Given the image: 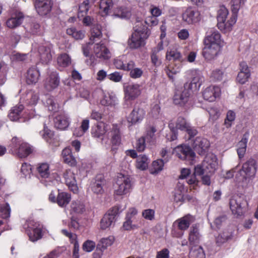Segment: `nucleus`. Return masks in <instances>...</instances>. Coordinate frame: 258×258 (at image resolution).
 I'll use <instances>...</instances> for the list:
<instances>
[{
    "mask_svg": "<svg viewBox=\"0 0 258 258\" xmlns=\"http://www.w3.org/2000/svg\"><path fill=\"white\" fill-rule=\"evenodd\" d=\"M113 5L112 0H100L99 8L106 14H108L109 10L112 7Z\"/></svg>",
    "mask_w": 258,
    "mask_h": 258,
    "instance_id": "864d4df0",
    "label": "nucleus"
},
{
    "mask_svg": "<svg viewBox=\"0 0 258 258\" xmlns=\"http://www.w3.org/2000/svg\"><path fill=\"white\" fill-rule=\"evenodd\" d=\"M250 72L240 71L238 74L237 77L236 78V80L240 84H243L248 81V79L250 77Z\"/></svg>",
    "mask_w": 258,
    "mask_h": 258,
    "instance_id": "13d9d810",
    "label": "nucleus"
},
{
    "mask_svg": "<svg viewBox=\"0 0 258 258\" xmlns=\"http://www.w3.org/2000/svg\"><path fill=\"white\" fill-rule=\"evenodd\" d=\"M106 181L102 175H97L95 178V181L91 185V189L97 195H102L104 193L103 186Z\"/></svg>",
    "mask_w": 258,
    "mask_h": 258,
    "instance_id": "c85d7f7f",
    "label": "nucleus"
},
{
    "mask_svg": "<svg viewBox=\"0 0 258 258\" xmlns=\"http://www.w3.org/2000/svg\"><path fill=\"white\" fill-rule=\"evenodd\" d=\"M233 237V233L232 231L225 229L215 237L216 244L218 246H221L227 242L231 240Z\"/></svg>",
    "mask_w": 258,
    "mask_h": 258,
    "instance_id": "c756f323",
    "label": "nucleus"
},
{
    "mask_svg": "<svg viewBox=\"0 0 258 258\" xmlns=\"http://www.w3.org/2000/svg\"><path fill=\"white\" fill-rule=\"evenodd\" d=\"M203 166L207 171V173H214L218 166L216 156L213 154H207L203 162Z\"/></svg>",
    "mask_w": 258,
    "mask_h": 258,
    "instance_id": "412c9836",
    "label": "nucleus"
},
{
    "mask_svg": "<svg viewBox=\"0 0 258 258\" xmlns=\"http://www.w3.org/2000/svg\"><path fill=\"white\" fill-rule=\"evenodd\" d=\"M221 94L220 88L216 86H210L206 88L203 92V98L209 102H213L219 97Z\"/></svg>",
    "mask_w": 258,
    "mask_h": 258,
    "instance_id": "b1692460",
    "label": "nucleus"
},
{
    "mask_svg": "<svg viewBox=\"0 0 258 258\" xmlns=\"http://www.w3.org/2000/svg\"><path fill=\"white\" fill-rule=\"evenodd\" d=\"M67 114L61 112L54 118V124L56 128L60 130H64L70 125V119Z\"/></svg>",
    "mask_w": 258,
    "mask_h": 258,
    "instance_id": "a878e982",
    "label": "nucleus"
},
{
    "mask_svg": "<svg viewBox=\"0 0 258 258\" xmlns=\"http://www.w3.org/2000/svg\"><path fill=\"white\" fill-rule=\"evenodd\" d=\"M89 123L90 122L89 119H83L81 123L80 131H79L78 133H77L76 131H75L74 132V135L77 136V137H81L83 136L88 131L89 127Z\"/></svg>",
    "mask_w": 258,
    "mask_h": 258,
    "instance_id": "8fccbe9b",
    "label": "nucleus"
},
{
    "mask_svg": "<svg viewBox=\"0 0 258 258\" xmlns=\"http://www.w3.org/2000/svg\"><path fill=\"white\" fill-rule=\"evenodd\" d=\"M114 64L116 69L126 71L132 70L135 65L134 61L133 60H130L127 63H125L120 59H114Z\"/></svg>",
    "mask_w": 258,
    "mask_h": 258,
    "instance_id": "4c0bfd02",
    "label": "nucleus"
},
{
    "mask_svg": "<svg viewBox=\"0 0 258 258\" xmlns=\"http://www.w3.org/2000/svg\"><path fill=\"white\" fill-rule=\"evenodd\" d=\"M148 158L144 155L138 157L136 162V167L141 170H145L148 167Z\"/></svg>",
    "mask_w": 258,
    "mask_h": 258,
    "instance_id": "09e8293b",
    "label": "nucleus"
},
{
    "mask_svg": "<svg viewBox=\"0 0 258 258\" xmlns=\"http://www.w3.org/2000/svg\"><path fill=\"white\" fill-rule=\"evenodd\" d=\"M223 75L224 72L222 70L216 69L212 71L210 75V78L214 82L220 81L222 80Z\"/></svg>",
    "mask_w": 258,
    "mask_h": 258,
    "instance_id": "6e6d98bb",
    "label": "nucleus"
},
{
    "mask_svg": "<svg viewBox=\"0 0 258 258\" xmlns=\"http://www.w3.org/2000/svg\"><path fill=\"white\" fill-rule=\"evenodd\" d=\"M248 137L249 133L248 132L245 133L243 134L241 140L236 145L237 148H246Z\"/></svg>",
    "mask_w": 258,
    "mask_h": 258,
    "instance_id": "774afa93",
    "label": "nucleus"
},
{
    "mask_svg": "<svg viewBox=\"0 0 258 258\" xmlns=\"http://www.w3.org/2000/svg\"><path fill=\"white\" fill-rule=\"evenodd\" d=\"M53 3L51 0H35V8L40 16H45L49 14L52 9Z\"/></svg>",
    "mask_w": 258,
    "mask_h": 258,
    "instance_id": "f3484780",
    "label": "nucleus"
},
{
    "mask_svg": "<svg viewBox=\"0 0 258 258\" xmlns=\"http://www.w3.org/2000/svg\"><path fill=\"white\" fill-rule=\"evenodd\" d=\"M192 80L190 83H186L184 84L185 88H188L192 92L199 89L202 85V76L201 74H192Z\"/></svg>",
    "mask_w": 258,
    "mask_h": 258,
    "instance_id": "473e14b6",
    "label": "nucleus"
},
{
    "mask_svg": "<svg viewBox=\"0 0 258 258\" xmlns=\"http://www.w3.org/2000/svg\"><path fill=\"white\" fill-rule=\"evenodd\" d=\"M45 106L50 111H54L56 109V104L54 102L52 97L48 96L45 102Z\"/></svg>",
    "mask_w": 258,
    "mask_h": 258,
    "instance_id": "69168bd1",
    "label": "nucleus"
},
{
    "mask_svg": "<svg viewBox=\"0 0 258 258\" xmlns=\"http://www.w3.org/2000/svg\"><path fill=\"white\" fill-rule=\"evenodd\" d=\"M194 146L195 148H199L203 151L208 149L210 146L209 142L205 138L198 137L194 142Z\"/></svg>",
    "mask_w": 258,
    "mask_h": 258,
    "instance_id": "37998d69",
    "label": "nucleus"
},
{
    "mask_svg": "<svg viewBox=\"0 0 258 258\" xmlns=\"http://www.w3.org/2000/svg\"><path fill=\"white\" fill-rule=\"evenodd\" d=\"M116 184L117 186L114 191V195L116 196L126 195L131 192L133 187L131 177L121 173L118 176Z\"/></svg>",
    "mask_w": 258,
    "mask_h": 258,
    "instance_id": "0eeeda50",
    "label": "nucleus"
},
{
    "mask_svg": "<svg viewBox=\"0 0 258 258\" xmlns=\"http://www.w3.org/2000/svg\"><path fill=\"white\" fill-rule=\"evenodd\" d=\"M43 139H44L47 142L50 143L52 139L54 136V133L53 131L49 130L45 124H44L43 130L42 132H40Z\"/></svg>",
    "mask_w": 258,
    "mask_h": 258,
    "instance_id": "a18cd8bd",
    "label": "nucleus"
},
{
    "mask_svg": "<svg viewBox=\"0 0 258 258\" xmlns=\"http://www.w3.org/2000/svg\"><path fill=\"white\" fill-rule=\"evenodd\" d=\"M173 153L179 159L185 160L189 164H192L196 157V154L190 147L181 145L175 147Z\"/></svg>",
    "mask_w": 258,
    "mask_h": 258,
    "instance_id": "1a4fd4ad",
    "label": "nucleus"
},
{
    "mask_svg": "<svg viewBox=\"0 0 258 258\" xmlns=\"http://www.w3.org/2000/svg\"><path fill=\"white\" fill-rule=\"evenodd\" d=\"M25 227L26 232L30 241L35 242L41 239L43 236V225L34 220L27 221Z\"/></svg>",
    "mask_w": 258,
    "mask_h": 258,
    "instance_id": "6e6552de",
    "label": "nucleus"
},
{
    "mask_svg": "<svg viewBox=\"0 0 258 258\" xmlns=\"http://www.w3.org/2000/svg\"><path fill=\"white\" fill-rule=\"evenodd\" d=\"M108 136L110 138L111 151L114 154L121 144V141L120 131L117 124H113L111 131L108 133Z\"/></svg>",
    "mask_w": 258,
    "mask_h": 258,
    "instance_id": "9d476101",
    "label": "nucleus"
},
{
    "mask_svg": "<svg viewBox=\"0 0 258 258\" xmlns=\"http://www.w3.org/2000/svg\"><path fill=\"white\" fill-rule=\"evenodd\" d=\"M142 22L145 25H148V26H156L158 23V20L157 17L153 16L148 17L146 18L144 22L140 21Z\"/></svg>",
    "mask_w": 258,
    "mask_h": 258,
    "instance_id": "338daca9",
    "label": "nucleus"
},
{
    "mask_svg": "<svg viewBox=\"0 0 258 258\" xmlns=\"http://www.w3.org/2000/svg\"><path fill=\"white\" fill-rule=\"evenodd\" d=\"M189 125V124L186 122L185 119L183 117H179L177 118L176 123V129L185 131L187 128H188V126Z\"/></svg>",
    "mask_w": 258,
    "mask_h": 258,
    "instance_id": "bf43d9fd",
    "label": "nucleus"
},
{
    "mask_svg": "<svg viewBox=\"0 0 258 258\" xmlns=\"http://www.w3.org/2000/svg\"><path fill=\"white\" fill-rule=\"evenodd\" d=\"M201 236L198 226L196 224L192 225L190 227L188 233L189 247L199 245Z\"/></svg>",
    "mask_w": 258,
    "mask_h": 258,
    "instance_id": "6ab92c4d",
    "label": "nucleus"
},
{
    "mask_svg": "<svg viewBox=\"0 0 258 258\" xmlns=\"http://www.w3.org/2000/svg\"><path fill=\"white\" fill-rule=\"evenodd\" d=\"M146 114L145 110L139 106L134 107L132 111L127 117V121L131 124H135L141 122Z\"/></svg>",
    "mask_w": 258,
    "mask_h": 258,
    "instance_id": "a211bd4d",
    "label": "nucleus"
},
{
    "mask_svg": "<svg viewBox=\"0 0 258 258\" xmlns=\"http://www.w3.org/2000/svg\"><path fill=\"white\" fill-rule=\"evenodd\" d=\"M24 19V14L18 10H15L12 13L11 18L7 21L6 25L10 28H16L22 23Z\"/></svg>",
    "mask_w": 258,
    "mask_h": 258,
    "instance_id": "5701e85b",
    "label": "nucleus"
},
{
    "mask_svg": "<svg viewBox=\"0 0 258 258\" xmlns=\"http://www.w3.org/2000/svg\"><path fill=\"white\" fill-rule=\"evenodd\" d=\"M8 72L7 65L4 62H0V86L3 85L6 80Z\"/></svg>",
    "mask_w": 258,
    "mask_h": 258,
    "instance_id": "603ef678",
    "label": "nucleus"
},
{
    "mask_svg": "<svg viewBox=\"0 0 258 258\" xmlns=\"http://www.w3.org/2000/svg\"><path fill=\"white\" fill-rule=\"evenodd\" d=\"M107 125L103 122H98L92 127L91 133L92 137L102 139L107 132Z\"/></svg>",
    "mask_w": 258,
    "mask_h": 258,
    "instance_id": "7c9ffc66",
    "label": "nucleus"
},
{
    "mask_svg": "<svg viewBox=\"0 0 258 258\" xmlns=\"http://www.w3.org/2000/svg\"><path fill=\"white\" fill-rule=\"evenodd\" d=\"M71 200V195L66 192H59L58 190L57 200L56 203L61 207H66Z\"/></svg>",
    "mask_w": 258,
    "mask_h": 258,
    "instance_id": "f704fd0d",
    "label": "nucleus"
},
{
    "mask_svg": "<svg viewBox=\"0 0 258 258\" xmlns=\"http://www.w3.org/2000/svg\"><path fill=\"white\" fill-rule=\"evenodd\" d=\"M90 8L89 0L84 1L79 7L78 17L81 20V18L88 14V11Z\"/></svg>",
    "mask_w": 258,
    "mask_h": 258,
    "instance_id": "ea45409f",
    "label": "nucleus"
},
{
    "mask_svg": "<svg viewBox=\"0 0 258 258\" xmlns=\"http://www.w3.org/2000/svg\"><path fill=\"white\" fill-rule=\"evenodd\" d=\"M192 93L190 90L184 87L181 90H177L173 96L174 103L181 106H184L188 103Z\"/></svg>",
    "mask_w": 258,
    "mask_h": 258,
    "instance_id": "9b49d317",
    "label": "nucleus"
},
{
    "mask_svg": "<svg viewBox=\"0 0 258 258\" xmlns=\"http://www.w3.org/2000/svg\"><path fill=\"white\" fill-rule=\"evenodd\" d=\"M114 15L121 18H128L131 16L130 12L125 7L117 8L114 12Z\"/></svg>",
    "mask_w": 258,
    "mask_h": 258,
    "instance_id": "de8ad7c7",
    "label": "nucleus"
},
{
    "mask_svg": "<svg viewBox=\"0 0 258 258\" xmlns=\"http://www.w3.org/2000/svg\"><path fill=\"white\" fill-rule=\"evenodd\" d=\"M119 210L118 207L114 206L108 211L101 220L100 225L101 229L105 230L111 226L115 221V218L119 213Z\"/></svg>",
    "mask_w": 258,
    "mask_h": 258,
    "instance_id": "f8f14e48",
    "label": "nucleus"
},
{
    "mask_svg": "<svg viewBox=\"0 0 258 258\" xmlns=\"http://www.w3.org/2000/svg\"><path fill=\"white\" fill-rule=\"evenodd\" d=\"M23 109L24 106L22 105L13 107L8 114L9 119L12 121L19 120Z\"/></svg>",
    "mask_w": 258,
    "mask_h": 258,
    "instance_id": "c9c22d12",
    "label": "nucleus"
},
{
    "mask_svg": "<svg viewBox=\"0 0 258 258\" xmlns=\"http://www.w3.org/2000/svg\"><path fill=\"white\" fill-rule=\"evenodd\" d=\"M65 183L69 189L74 194L78 193L79 188L77 183L76 175L71 169H67L63 173Z\"/></svg>",
    "mask_w": 258,
    "mask_h": 258,
    "instance_id": "dca6fc26",
    "label": "nucleus"
},
{
    "mask_svg": "<svg viewBox=\"0 0 258 258\" xmlns=\"http://www.w3.org/2000/svg\"><path fill=\"white\" fill-rule=\"evenodd\" d=\"M94 52L99 58L107 59L110 57V52L104 44L97 43L94 47Z\"/></svg>",
    "mask_w": 258,
    "mask_h": 258,
    "instance_id": "72a5a7b5",
    "label": "nucleus"
},
{
    "mask_svg": "<svg viewBox=\"0 0 258 258\" xmlns=\"http://www.w3.org/2000/svg\"><path fill=\"white\" fill-rule=\"evenodd\" d=\"M36 175L41 181H50L51 170L49 164L47 162H41L36 165Z\"/></svg>",
    "mask_w": 258,
    "mask_h": 258,
    "instance_id": "ddd939ff",
    "label": "nucleus"
},
{
    "mask_svg": "<svg viewBox=\"0 0 258 258\" xmlns=\"http://www.w3.org/2000/svg\"><path fill=\"white\" fill-rule=\"evenodd\" d=\"M85 32L83 30H78L74 27L67 29V34L72 36L76 40L82 39L85 37Z\"/></svg>",
    "mask_w": 258,
    "mask_h": 258,
    "instance_id": "79ce46f5",
    "label": "nucleus"
},
{
    "mask_svg": "<svg viewBox=\"0 0 258 258\" xmlns=\"http://www.w3.org/2000/svg\"><path fill=\"white\" fill-rule=\"evenodd\" d=\"M52 48V45L50 43L41 45L38 47V52L41 60L45 63H47L52 58L51 54V49Z\"/></svg>",
    "mask_w": 258,
    "mask_h": 258,
    "instance_id": "bb28decb",
    "label": "nucleus"
},
{
    "mask_svg": "<svg viewBox=\"0 0 258 258\" xmlns=\"http://www.w3.org/2000/svg\"><path fill=\"white\" fill-rule=\"evenodd\" d=\"M11 209L9 205L6 203L3 205H0V216L4 218L7 219L10 216Z\"/></svg>",
    "mask_w": 258,
    "mask_h": 258,
    "instance_id": "5fc2aeb1",
    "label": "nucleus"
},
{
    "mask_svg": "<svg viewBox=\"0 0 258 258\" xmlns=\"http://www.w3.org/2000/svg\"><path fill=\"white\" fill-rule=\"evenodd\" d=\"M140 94L141 90L138 85H132L126 87L125 91V98L127 100H135Z\"/></svg>",
    "mask_w": 258,
    "mask_h": 258,
    "instance_id": "2f4dec72",
    "label": "nucleus"
},
{
    "mask_svg": "<svg viewBox=\"0 0 258 258\" xmlns=\"http://www.w3.org/2000/svg\"><path fill=\"white\" fill-rule=\"evenodd\" d=\"M113 242V237H108L102 238L99 241L97 245V249H100L101 250H104L109 246H110Z\"/></svg>",
    "mask_w": 258,
    "mask_h": 258,
    "instance_id": "3c124183",
    "label": "nucleus"
},
{
    "mask_svg": "<svg viewBox=\"0 0 258 258\" xmlns=\"http://www.w3.org/2000/svg\"><path fill=\"white\" fill-rule=\"evenodd\" d=\"M102 37L101 26L98 24L94 25L91 29L90 40L93 41L92 43H93L95 41L101 39Z\"/></svg>",
    "mask_w": 258,
    "mask_h": 258,
    "instance_id": "58836bf2",
    "label": "nucleus"
},
{
    "mask_svg": "<svg viewBox=\"0 0 258 258\" xmlns=\"http://www.w3.org/2000/svg\"><path fill=\"white\" fill-rule=\"evenodd\" d=\"M204 45L205 46L203 49L202 54L204 58L208 60L215 59L218 55L222 47L216 45L214 46L208 44Z\"/></svg>",
    "mask_w": 258,
    "mask_h": 258,
    "instance_id": "393cba45",
    "label": "nucleus"
},
{
    "mask_svg": "<svg viewBox=\"0 0 258 258\" xmlns=\"http://www.w3.org/2000/svg\"><path fill=\"white\" fill-rule=\"evenodd\" d=\"M71 209L75 213H81L84 210V206L80 201H73L71 204Z\"/></svg>",
    "mask_w": 258,
    "mask_h": 258,
    "instance_id": "e2e57ef3",
    "label": "nucleus"
},
{
    "mask_svg": "<svg viewBox=\"0 0 258 258\" xmlns=\"http://www.w3.org/2000/svg\"><path fill=\"white\" fill-rule=\"evenodd\" d=\"M230 208L237 217L243 215L248 210V204L243 196L235 195L230 200Z\"/></svg>",
    "mask_w": 258,
    "mask_h": 258,
    "instance_id": "423d86ee",
    "label": "nucleus"
},
{
    "mask_svg": "<svg viewBox=\"0 0 258 258\" xmlns=\"http://www.w3.org/2000/svg\"><path fill=\"white\" fill-rule=\"evenodd\" d=\"M182 20L188 24H194L201 20V14L196 9L187 8L182 14Z\"/></svg>",
    "mask_w": 258,
    "mask_h": 258,
    "instance_id": "4468645a",
    "label": "nucleus"
},
{
    "mask_svg": "<svg viewBox=\"0 0 258 258\" xmlns=\"http://www.w3.org/2000/svg\"><path fill=\"white\" fill-rule=\"evenodd\" d=\"M164 161L163 159H158L153 162L150 168V172L152 174L158 173L163 169Z\"/></svg>",
    "mask_w": 258,
    "mask_h": 258,
    "instance_id": "a19ab883",
    "label": "nucleus"
},
{
    "mask_svg": "<svg viewBox=\"0 0 258 258\" xmlns=\"http://www.w3.org/2000/svg\"><path fill=\"white\" fill-rule=\"evenodd\" d=\"M256 171V161L252 158L248 159L244 163H243L241 172L244 173L243 178L251 179L254 177Z\"/></svg>",
    "mask_w": 258,
    "mask_h": 258,
    "instance_id": "2eb2a0df",
    "label": "nucleus"
},
{
    "mask_svg": "<svg viewBox=\"0 0 258 258\" xmlns=\"http://www.w3.org/2000/svg\"><path fill=\"white\" fill-rule=\"evenodd\" d=\"M223 41L221 39L220 33L216 30H211L204 40V44L211 45L212 46L217 45L218 46H223Z\"/></svg>",
    "mask_w": 258,
    "mask_h": 258,
    "instance_id": "4be33fe9",
    "label": "nucleus"
},
{
    "mask_svg": "<svg viewBox=\"0 0 258 258\" xmlns=\"http://www.w3.org/2000/svg\"><path fill=\"white\" fill-rule=\"evenodd\" d=\"M57 61L59 66L63 68L69 66L71 62L70 57L66 53L60 54L57 57Z\"/></svg>",
    "mask_w": 258,
    "mask_h": 258,
    "instance_id": "c03bdc74",
    "label": "nucleus"
},
{
    "mask_svg": "<svg viewBox=\"0 0 258 258\" xmlns=\"http://www.w3.org/2000/svg\"><path fill=\"white\" fill-rule=\"evenodd\" d=\"M150 34L148 27L142 22H137L134 27V32L131 38L128 40V44L131 48L137 49L145 44V40Z\"/></svg>",
    "mask_w": 258,
    "mask_h": 258,
    "instance_id": "f257e3e1",
    "label": "nucleus"
},
{
    "mask_svg": "<svg viewBox=\"0 0 258 258\" xmlns=\"http://www.w3.org/2000/svg\"><path fill=\"white\" fill-rule=\"evenodd\" d=\"M236 117L235 113L232 111L229 110L226 114V117L225 119L224 124L226 127L228 128L231 126L232 123L235 120Z\"/></svg>",
    "mask_w": 258,
    "mask_h": 258,
    "instance_id": "4d7b16f0",
    "label": "nucleus"
},
{
    "mask_svg": "<svg viewBox=\"0 0 258 258\" xmlns=\"http://www.w3.org/2000/svg\"><path fill=\"white\" fill-rule=\"evenodd\" d=\"M166 58L169 61L177 62L178 65L175 67L172 64H169L165 69V71L170 79L173 80V76L180 71V65L182 60V56L180 51L176 47H169L166 54Z\"/></svg>",
    "mask_w": 258,
    "mask_h": 258,
    "instance_id": "f03ea898",
    "label": "nucleus"
},
{
    "mask_svg": "<svg viewBox=\"0 0 258 258\" xmlns=\"http://www.w3.org/2000/svg\"><path fill=\"white\" fill-rule=\"evenodd\" d=\"M228 13L227 9L224 6H221L218 11L217 26L221 31L224 33L230 31L236 22V16L232 15L229 19L226 21Z\"/></svg>",
    "mask_w": 258,
    "mask_h": 258,
    "instance_id": "7ed1b4c3",
    "label": "nucleus"
},
{
    "mask_svg": "<svg viewBox=\"0 0 258 258\" xmlns=\"http://www.w3.org/2000/svg\"><path fill=\"white\" fill-rule=\"evenodd\" d=\"M40 76V72L36 67L34 66L30 68L27 72L26 83L28 85L36 84L39 79Z\"/></svg>",
    "mask_w": 258,
    "mask_h": 258,
    "instance_id": "cd10ccee",
    "label": "nucleus"
},
{
    "mask_svg": "<svg viewBox=\"0 0 258 258\" xmlns=\"http://www.w3.org/2000/svg\"><path fill=\"white\" fill-rule=\"evenodd\" d=\"M244 0H231L230 2L231 9L233 16L235 15L237 18V14L241 5L244 4Z\"/></svg>",
    "mask_w": 258,
    "mask_h": 258,
    "instance_id": "49530a36",
    "label": "nucleus"
},
{
    "mask_svg": "<svg viewBox=\"0 0 258 258\" xmlns=\"http://www.w3.org/2000/svg\"><path fill=\"white\" fill-rule=\"evenodd\" d=\"M194 221V217L189 214L177 219L173 223L171 231L172 236L177 238H181L184 235V231L188 229Z\"/></svg>",
    "mask_w": 258,
    "mask_h": 258,
    "instance_id": "20e7f679",
    "label": "nucleus"
},
{
    "mask_svg": "<svg viewBox=\"0 0 258 258\" xmlns=\"http://www.w3.org/2000/svg\"><path fill=\"white\" fill-rule=\"evenodd\" d=\"M189 258H206L205 251L201 246L189 247Z\"/></svg>",
    "mask_w": 258,
    "mask_h": 258,
    "instance_id": "e433bc0d",
    "label": "nucleus"
},
{
    "mask_svg": "<svg viewBox=\"0 0 258 258\" xmlns=\"http://www.w3.org/2000/svg\"><path fill=\"white\" fill-rule=\"evenodd\" d=\"M9 148L13 153L21 158L28 157L33 152L32 147L28 143L16 137L11 140Z\"/></svg>",
    "mask_w": 258,
    "mask_h": 258,
    "instance_id": "39448f33",
    "label": "nucleus"
},
{
    "mask_svg": "<svg viewBox=\"0 0 258 258\" xmlns=\"http://www.w3.org/2000/svg\"><path fill=\"white\" fill-rule=\"evenodd\" d=\"M60 83L58 74L56 72H51L44 81V87L48 91H51L57 88Z\"/></svg>",
    "mask_w": 258,
    "mask_h": 258,
    "instance_id": "aec40b11",
    "label": "nucleus"
},
{
    "mask_svg": "<svg viewBox=\"0 0 258 258\" xmlns=\"http://www.w3.org/2000/svg\"><path fill=\"white\" fill-rule=\"evenodd\" d=\"M135 148L139 152H143L146 148V138L142 136L137 140Z\"/></svg>",
    "mask_w": 258,
    "mask_h": 258,
    "instance_id": "052dcab7",
    "label": "nucleus"
},
{
    "mask_svg": "<svg viewBox=\"0 0 258 258\" xmlns=\"http://www.w3.org/2000/svg\"><path fill=\"white\" fill-rule=\"evenodd\" d=\"M100 103L104 106L114 105L115 103V98L113 96L105 95L101 100Z\"/></svg>",
    "mask_w": 258,
    "mask_h": 258,
    "instance_id": "680f3d73",
    "label": "nucleus"
},
{
    "mask_svg": "<svg viewBox=\"0 0 258 258\" xmlns=\"http://www.w3.org/2000/svg\"><path fill=\"white\" fill-rule=\"evenodd\" d=\"M142 214L145 219L152 221L155 219V211L153 209H148L143 210Z\"/></svg>",
    "mask_w": 258,
    "mask_h": 258,
    "instance_id": "0e129e2a",
    "label": "nucleus"
}]
</instances>
